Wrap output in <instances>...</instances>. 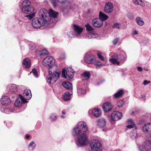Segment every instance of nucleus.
<instances>
[{
  "instance_id": "603ef678",
  "label": "nucleus",
  "mask_w": 151,
  "mask_h": 151,
  "mask_svg": "<svg viewBox=\"0 0 151 151\" xmlns=\"http://www.w3.org/2000/svg\"><path fill=\"white\" fill-rule=\"evenodd\" d=\"M140 1V0H133V3L135 4L138 5L139 4V2Z\"/></svg>"
},
{
  "instance_id": "20e7f679",
  "label": "nucleus",
  "mask_w": 151,
  "mask_h": 151,
  "mask_svg": "<svg viewBox=\"0 0 151 151\" xmlns=\"http://www.w3.org/2000/svg\"><path fill=\"white\" fill-rule=\"evenodd\" d=\"M88 127L86 123L84 122H79L77 126L73 129L72 134L74 136H77L83 133H86L88 130Z\"/></svg>"
},
{
  "instance_id": "39448f33",
  "label": "nucleus",
  "mask_w": 151,
  "mask_h": 151,
  "mask_svg": "<svg viewBox=\"0 0 151 151\" xmlns=\"http://www.w3.org/2000/svg\"><path fill=\"white\" fill-rule=\"evenodd\" d=\"M41 10H42L45 14L44 16L48 24L51 22L55 23L56 22V20L53 21V19H56L59 14L58 12L51 9H50L49 12H48L45 9H42Z\"/></svg>"
},
{
  "instance_id": "a878e982",
  "label": "nucleus",
  "mask_w": 151,
  "mask_h": 151,
  "mask_svg": "<svg viewBox=\"0 0 151 151\" xmlns=\"http://www.w3.org/2000/svg\"><path fill=\"white\" fill-rule=\"evenodd\" d=\"M101 114V110L100 109H94L92 111V115L96 117H99Z\"/></svg>"
},
{
  "instance_id": "79ce46f5",
  "label": "nucleus",
  "mask_w": 151,
  "mask_h": 151,
  "mask_svg": "<svg viewBox=\"0 0 151 151\" xmlns=\"http://www.w3.org/2000/svg\"><path fill=\"white\" fill-rule=\"evenodd\" d=\"M120 24L118 23H116L114 24L113 27L116 28L118 29H120Z\"/></svg>"
},
{
  "instance_id": "de8ad7c7",
  "label": "nucleus",
  "mask_w": 151,
  "mask_h": 151,
  "mask_svg": "<svg viewBox=\"0 0 151 151\" xmlns=\"http://www.w3.org/2000/svg\"><path fill=\"white\" fill-rule=\"evenodd\" d=\"M95 65L97 67H99L102 65L100 61H97L95 64Z\"/></svg>"
},
{
  "instance_id": "5fc2aeb1",
  "label": "nucleus",
  "mask_w": 151,
  "mask_h": 151,
  "mask_svg": "<svg viewBox=\"0 0 151 151\" xmlns=\"http://www.w3.org/2000/svg\"><path fill=\"white\" fill-rule=\"evenodd\" d=\"M25 137L27 139H28L29 137V135L28 134H26L25 135Z\"/></svg>"
},
{
  "instance_id": "ddd939ff",
  "label": "nucleus",
  "mask_w": 151,
  "mask_h": 151,
  "mask_svg": "<svg viewBox=\"0 0 151 151\" xmlns=\"http://www.w3.org/2000/svg\"><path fill=\"white\" fill-rule=\"evenodd\" d=\"M122 117V113L116 111H113L111 115V119L113 121H116L119 120Z\"/></svg>"
},
{
  "instance_id": "7c9ffc66",
  "label": "nucleus",
  "mask_w": 151,
  "mask_h": 151,
  "mask_svg": "<svg viewBox=\"0 0 151 151\" xmlns=\"http://www.w3.org/2000/svg\"><path fill=\"white\" fill-rule=\"evenodd\" d=\"M36 146V144L35 142L33 141H32L29 143L28 146V148L30 150L32 151L34 150Z\"/></svg>"
},
{
  "instance_id": "f257e3e1",
  "label": "nucleus",
  "mask_w": 151,
  "mask_h": 151,
  "mask_svg": "<svg viewBox=\"0 0 151 151\" xmlns=\"http://www.w3.org/2000/svg\"><path fill=\"white\" fill-rule=\"evenodd\" d=\"M43 65L48 68L49 75L47 76V82L49 84H53L56 81L59 77L60 73V72L51 71V68L56 67L55 65V60L51 56H48L45 58L42 61Z\"/></svg>"
},
{
  "instance_id": "2eb2a0df",
  "label": "nucleus",
  "mask_w": 151,
  "mask_h": 151,
  "mask_svg": "<svg viewBox=\"0 0 151 151\" xmlns=\"http://www.w3.org/2000/svg\"><path fill=\"white\" fill-rule=\"evenodd\" d=\"M19 97L17 98L14 103V105L16 106H20L22 103H25L27 102V101L24 99L22 96L21 94H19Z\"/></svg>"
},
{
  "instance_id": "a211bd4d",
  "label": "nucleus",
  "mask_w": 151,
  "mask_h": 151,
  "mask_svg": "<svg viewBox=\"0 0 151 151\" xmlns=\"http://www.w3.org/2000/svg\"><path fill=\"white\" fill-rule=\"evenodd\" d=\"M103 108L105 112H108L111 110L113 106L112 104L109 102L104 103L103 105Z\"/></svg>"
},
{
  "instance_id": "f704fd0d",
  "label": "nucleus",
  "mask_w": 151,
  "mask_h": 151,
  "mask_svg": "<svg viewBox=\"0 0 151 151\" xmlns=\"http://www.w3.org/2000/svg\"><path fill=\"white\" fill-rule=\"evenodd\" d=\"M57 118V115L54 113L52 114L50 117V119L53 121L56 120Z\"/></svg>"
},
{
  "instance_id": "423d86ee",
  "label": "nucleus",
  "mask_w": 151,
  "mask_h": 151,
  "mask_svg": "<svg viewBox=\"0 0 151 151\" xmlns=\"http://www.w3.org/2000/svg\"><path fill=\"white\" fill-rule=\"evenodd\" d=\"M58 2L61 3H65L64 6L62 10L63 12L65 13H67L71 9H75L76 8L73 6L71 3L70 1L67 0H57Z\"/></svg>"
},
{
  "instance_id": "e433bc0d",
  "label": "nucleus",
  "mask_w": 151,
  "mask_h": 151,
  "mask_svg": "<svg viewBox=\"0 0 151 151\" xmlns=\"http://www.w3.org/2000/svg\"><path fill=\"white\" fill-rule=\"evenodd\" d=\"M97 54L99 59H101L102 60L104 61V58L102 55L101 52H98L97 53Z\"/></svg>"
},
{
  "instance_id": "0eeeda50",
  "label": "nucleus",
  "mask_w": 151,
  "mask_h": 151,
  "mask_svg": "<svg viewBox=\"0 0 151 151\" xmlns=\"http://www.w3.org/2000/svg\"><path fill=\"white\" fill-rule=\"evenodd\" d=\"M88 141V138L86 133H83L77 137L76 143L78 146H81L86 145Z\"/></svg>"
},
{
  "instance_id": "b1692460",
  "label": "nucleus",
  "mask_w": 151,
  "mask_h": 151,
  "mask_svg": "<svg viewBox=\"0 0 151 151\" xmlns=\"http://www.w3.org/2000/svg\"><path fill=\"white\" fill-rule=\"evenodd\" d=\"M98 37V34L95 33L89 32L86 33V38L91 39L92 38H95Z\"/></svg>"
},
{
  "instance_id": "c85d7f7f",
  "label": "nucleus",
  "mask_w": 151,
  "mask_h": 151,
  "mask_svg": "<svg viewBox=\"0 0 151 151\" xmlns=\"http://www.w3.org/2000/svg\"><path fill=\"white\" fill-rule=\"evenodd\" d=\"M71 94L68 91L66 92L63 95V99L65 101L69 100L71 98Z\"/></svg>"
},
{
  "instance_id": "a19ab883",
  "label": "nucleus",
  "mask_w": 151,
  "mask_h": 151,
  "mask_svg": "<svg viewBox=\"0 0 151 151\" xmlns=\"http://www.w3.org/2000/svg\"><path fill=\"white\" fill-rule=\"evenodd\" d=\"M83 76L86 78L89 79L90 77V74L89 72H85L83 74Z\"/></svg>"
},
{
  "instance_id": "58836bf2",
  "label": "nucleus",
  "mask_w": 151,
  "mask_h": 151,
  "mask_svg": "<svg viewBox=\"0 0 151 151\" xmlns=\"http://www.w3.org/2000/svg\"><path fill=\"white\" fill-rule=\"evenodd\" d=\"M32 73L33 75L36 77H37L38 76V73L37 70L35 69H33L32 71L30 72V73Z\"/></svg>"
},
{
  "instance_id": "72a5a7b5",
  "label": "nucleus",
  "mask_w": 151,
  "mask_h": 151,
  "mask_svg": "<svg viewBox=\"0 0 151 151\" xmlns=\"http://www.w3.org/2000/svg\"><path fill=\"white\" fill-rule=\"evenodd\" d=\"M68 36L70 38L73 37H76V35H75L74 32L70 31L68 33Z\"/></svg>"
},
{
  "instance_id": "9b49d317",
  "label": "nucleus",
  "mask_w": 151,
  "mask_h": 151,
  "mask_svg": "<svg viewBox=\"0 0 151 151\" xmlns=\"http://www.w3.org/2000/svg\"><path fill=\"white\" fill-rule=\"evenodd\" d=\"M73 27L74 32L76 35V37L81 38V35L83 31V28L76 24H74Z\"/></svg>"
},
{
  "instance_id": "f3484780",
  "label": "nucleus",
  "mask_w": 151,
  "mask_h": 151,
  "mask_svg": "<svg viewBox=\"0 0 151 151\" xmlns=\"http://www.w3.org/2000/svg\"><path fill=\"white\" fill-rule=\"evenodd\" d=\"M86 62L88 64H92L95 62V59L93 56L90 55H88L84 57Z\"/></svg>"
},
{
  "instance_id": "2f4dec72",
  "label": "nucleus",
  "mask_w": 151,
  "mask_h": 151,
  "mask_svg": "<svg viewBox=\"0 0 151 151\" xmlns=\"http://www.w3.org/2000/svg\"><path fill=\"white\" fill-rule=\"evenodd\" d=\"M136 21L137 24L140 26H142L144 24V22L140 17H137L136 19Z\"/></svg>"
},
{
  "instance_id": "412c9836",
  "label": "nucleus",
  "mask_w": 151,
  "mask_h": 151,
  "mask_svg": "<svg viewBox=\"0 0 151 151\" xmlns=\"http://www.w3.org/2000/svg\"><path fill=\"white\" fill-rule=\"evenodd\" d=\"M23 95V98L26 100L27 99L28 100H29L32 97L31 91L28 89L25 90Z\"/></svg>"
},
{
  "instance_id": "49530a36",
  "label": "nucleus",
  "mask_w": 151,
  "mask_h": 151,
  "mask_svg": "<svg viewBox=\"0 0 151 151\" xmlns=\"http://www.w3.org/2000/svg\"><path fill=\"white\" fill-rule=\"evenodd\" d=\"M50 1L53 4V6L55 8L57 6V3L56 1L55 0H50Z\"/></svg>"
},
{
  "instance_id": "5701e85b",
  "label": "nucleus",
  "mask_w": 151,
  "mask_h": 151,
  "mask_svg": "<svg viewBox=\"0 0 151 151\" xmlns=\"http://www.w3.org/2000/svg\"><path fill=\"white\" fill-rule=\"evenodd\" d=\"M22 66L25 68H29L31 67L30 60L28 58L24 59L22 62Z\"/></svg>"
},
{
  "instance_id": "1a4fd4ad",
  "label": "nucleus",
  "mask_w": 151,
  "mask_h": 151,
  "mask_svg": "<svg viewBox=\"0 0 151 151\" xmlns=\"http://www.w3.org/2000/svg\"><path fill=\"white\" fill-rule=\"evenodd\" d=\"M124 57L121 54H114L109 59V60L114 64L119 65L120 62L119 60H122L124 59Z\"/></svg>"
},
{
  "instance_id": "6e6552de",
  "label": "nucleus",
  "mask_w": 151,
  "mask_h": 151,
  "mask_svg": "<svg viewBox=\"0 0 151 151\" xmlns=\"http://www.w3.org/2000/svg\"><path fill=\"white\" fill-rule=\"evenodd\" d=\"M75 73V71L73 70L72 68L69 67L66 69L65 71V69H63L62 76L65 78H67V76L68 78L72 79L74 77Z\"/></svg>"
},
{
  "instance_id": "473e14b6",
  "label": "nucleus",
  "mask_w": 151,
  "mask_h": 151,
  "mask_svg": "<svg viewBox=\"0 0 151 151\" xmlns=\"http://www.w3.org/2000/svg\"><path fill=\"white\" fill-rule=\"evenodd\" d=\"M123 93L124 92L123 90H120L114 94V96L116 98L120 97L123 94Z\"/></svg>"
},
{
  "instance_id": "052dcab7",
  "label": "nucleus",
  "mask_w": 151,
  "mask_h": 151,
  "mask_svg": "<svg viewBox=\"0 0 151 151\" xmlns=\"http://www.w3.org/2000/svg\"><path fill=\"white\" fill-rule=\"evenodd\" d=\"M100 84V83H99V82H98L97 83V85H99V84Z\"/></svg>"
},
{
  "instance_id": "4468645a",
  "label": "nucleus",
  "mask_w": 151,
  "mask_h": 151,
  "mask_svg": "<svg viewBox=\"0 0 151 151\" xmlns=\"http://www.w3.org/2000/svg\"><path fill=\"white\" fill-rule=\"evenodd\" d=\"M103 22L99 18L93 19L92 21V24L93 26L96 28L101 27L103 25Z\"/></svg>"
},
{
  "instance_id": "3c124183",
  "label": "nucleus",
  "mask_w": 151,
  "mask_h": 151,
  "mask_svg": "<svg viewBox=\"0 0 151 151\" xmlns=\"http://www.w3.org/2000/svg\"><path fill=\"white\" fill-rule=\"evenodd\" d=\"M150 83V81H147V80H144L143 82V83L145 85H146Z\"/></svg>"
},
{
  "instance_id": "a18cd8bd",
  "label": "nucleus",
  "mask_w": 151,
  "mask_h": 151,
  "mask_svg": "<svg viewBox=\"0 0 151 151\" xmlns=\"http://www.w3.org/2000/svg\"><path fill=\"white\" fill-rule=\"evenodd\" d=\"M119 40V38H115L113 41V42L114 45H116L117 44V42Z\"/></svg>"
},
{
  "instance_id": "6e6d98bb",
  "label": "nucleus",
  "mask_w": 151,
  "mask_h": 151,
  "mask_svg": "<svg viewBox=\"0 0 151 151\" xmlns=\"http://www.w3.org/2000/svg\"><path fill=\"white\" fill-rule=\"evenodd\" d=\"M137 34V32L136 30H135L134 32V35H136Z\"/></svg>"
},
{
  "instance_id": "7ed1b4c3",
  "label": "nucleus",
  "mask_w": 151,
  "mask_h": 151,
  "mask_svg": "<svg viewBox=\"0 0 151 151\" xmlns=\"http://www.w3.org/2000/svg\"><path fill=\"white\" fill-rule=\"evenodd\" d=\"M31 2L28 0H25L22 3V13L27 14L25 17L31 20L35 16V13H33L34 8L30 6Z\"/></svg>"
},
{
  "instance_id": "f03ea898",
  "label": "nucleus",
  "mask_w": 151,
  "mask_h": 151,
  "mask_svg": "<svg viewBox=\"0 0 151 151\" xmlns=\"http://www.w3.org/2000/svg\"><path fill=\"white\" fill-rule=\"evenodd\" d=\"M44 15H45L44 13L40 9L38 12L39 17L34 18L32 20V25L34 28H40L42 26L45 25L47 26L48 24Z\"/></svg>"
},
{
  "instance_id": "8fccbe9b",
  "label": "nucleus",
  "mask_w": 151,
  "mask_h": 151,
  "mask_svg": "<svg viewBox=\"0 0 151 151\" xmlns=\"http://www.w3.org/2000/svg\"><path fill=\"white\" fill-rule=\"evenodd\" d=\"M146 143L147 144H149L151 146V135L148 139Z\"/></svg>"
},
{
  "instance_id": "4d7b16f0",
  "label": "nucleus",
  "mask_w": 151,
  "mask_h": 151,
  "mask_svg": "<svg viewBox=\"0 0 151 151\" xmlns=\"http://www.w3.org/2000/svg\"><path fill=\"white\" fill-rule=\"evenodd\" d=\"M62 114L63 115H65V111H63L62 112Z\"/></svg>"
},
{
  "instance_id": "4be33fe9",
  "label": "nucleus",
  "mask_w": 151,
  "mask_h": 151,
  "mask_svg": "<svg viewBox=\"0 0 151 151\" xmlns=\"http://www.w3.org/2000/svg\"><path fill=\"white\" fill-rule=\"evenodd\" d=\"M143 131L145 132H151V123L145 124L142 128Z\"/></svg>"
},
{
  "instance_id": "dca6fc26",
  "label": "nucleus",
  "mask_w": 151,
  "mask_h": 151,
  "mask_svg": "<svg viewBox=\"0 0 151 151\" xmlns=\"http://www.w3.org/2000/svg\"><path fill=\"white\" fill-rule=\"evenodd\" d=\"M151 135V134L149 135V136L147 138V139L145 142V145H142L139 147L140 151H148V147H149L150 148H151V146L149 144H147L146 143L148 139L149 138Z\"/></svg>"
},
{
  "instance_id": "4c0bfd02",
  "label": "nucleus",
  "mask_w": 151,
  "mask_h": 151,
  "mask_svg": "<svg viewBox=\"0 0 151 151\" xmlns=\"http://www.w3.org/2000/svg\"><path fill=\"white\" fill-rule=\"evenodd\" d=\"M124 103L123 100H120L117 103V106L119 107H122L124 104Z\"/></svg>"
},
{
  "instance_id": "864d4df0",
  "label": "nucleus",
  "mask_w": 151,
  "mask_h": 151,
  "mask_svg": "<svg viewBox=\"0 0 151 151\" xmlns=\"http://www.w3.org/2000/svg\"><path fill=\"white\" fill-rule=\"evenodd\" d=\"M137 69L138 71L139 72H141L142 70V68L141 67H137Z\"/></svg>"
},
{
  "instance_id": "09e8293b",
  "label": "nucleus",
  "mask_w": 151,
  "mask_h": 151,
  "mask_svg": "<svg viewBox=\"0 0 151 151\" xmlns=\"http://www.w3.org/2000/svg\"><path fill=\"white\" fill-rule=\"evenodd\" d=\"M139 5H140L142 6H145V4L144 2L141 0H140V1L139 2Z\"/></svg>"
},
{
  "instance_id": "f8f14e48",
  "label": "nucleus",
  "mask_w": 151,
  "mask_h": 151,
  "mask_svg": "<svg viewBox=\"0 0 151 151\" xmlns=\"http://www.w3.org/2000/svg\"><path fill=\"white\" fill-rule=\"evenodd\" d=\"M113 4L111 2L106 3L104 8V11L107 14H111L113 11Z\"/></svg>"
},
{
  "instance_id": "bf43d9fd",
  "label": "nucleus",
  "mask_w": 151,
  "mask_h": 151,
  "mask_svg": "<svg viewBox=\"0 0 151 151\" xmlns=\"http://www.w3.org/2000/svg\"><path fill=\"white\" fill-rule=\"evenodd\" d=\"M134 134H135V135H134V137H134H134H136L137 136V134L136 133H134Z\"/></svg>"
},
{
  "instance_id": "cd10ccee",
  "label": "nucleus",
  "mask_w": 151,
  "mask_h": 151,
  "mask_svg": "<svg viewBox=\"0 0 151 151\" xmlns=\"http://www.w3.org/2000/svg\"><path fill=\"white\" fill-rule=\"evenodd\" d=\"M127 123L128 124V125H127L126 126L127 128L131 129L134 127H135V123L132 119H128Z\"/></svg>"
},
{
  "instance_id": "9d476101",
  "label": "nucleus",
  "mask_w": 151,
  "mask_h": 151,
  "mask_svg": "<svg viewBox=\"0 0 151 151\" xmlns=\"http://www.w3.org/2000/svg\"><path fill=\"white\" fill-rule=\"evenodd\" d=\"M91 151H102L100 149L101 144L97 140H93L90 145Z\"/></svg>"
},
{
  "instance_id": "aec40b11",
  "label": "nucleus",
  "mask_w": 151,
  "mask_h": 151,
  "mask_svg": "<svg viewBox=\"0 0 151 151\" xmlns=\"http://www.w3.org/2000/svg\"><path fill=\"white\" fill-rule=\"evenodd\" d=\"M1 102L3 105H7L10 104L11 101L9 97L6 96H4L2 98Z\"/></svg>"
},
{
  "instance_id": "c9c22d12",
  "label": "nucleus",
  "mask_w": 151,
  "mask_h": 151,
  "mask_svg": "<svg viewBox=\"0 0 151 151\" xmlns=\"http://www.w3.org/2000/svg\"><path fill=\"white\" fill-rule=\"evenodd\" d=\"M78 93L79 95L84 94L86 93V91L83 88H79L78 90Z\"/></svg>"
},
{
  "instance_id": "c756f323",
  "label": "nucleus",
  "mask_w": 151,
  "mask_h": 151,
  "mask_svg": "<svg viewBox=\"0 0 151 151\" xmlns=\"http://www.w3.org/2000/svg\"><path fill=\"white\" fill-rule=\"evenodd\" d=\"M99 19L103 21L106 20L109 18V17L107 15L101 12H99Z\"/></svg>"
},
{
  "instance_id": "6ab92c4d",
  "label": "nucleus",
  "mask_w": 151,
  "mask_h": 151,
  "mask_svg": "<svg viewBox=\"0 0 151 151\" xmlns=\"http://www.w3.org/2000/svg\"><path fill=\"white\" fill-rule=\"evenodd\" d=\"M6 89L8 92L14 93L17 91V87L16 84H11L7 86Z\"/></svg>"
},
{
  "instance_id": "393cba45",
  "label": "nucleus",
  "mask_w": 151,
  "mask_h": 151,
  "mask_svg": "<svg viewBox=\"0 0 151 151\" xmlns=\"http://www.w3.org/2000/svg\"><path fill=\"white\" fill-rule=\"evenodd\" d=\"M106 124L105 120L103 118H101L97 120V125L100 127H104L106 125Z\"/></svg>"
},
{
  "instance_id": "c03bdc74",
  "label": "nucleus",
  "mask_w": 151,
  "mask_h": 151,
  "mask_svg": "<svg viewBox=\"0 0 151 151\" xmlns=\"http://www.w3.org/2000/svg\"><path fill=\"white\" fill-rule=\"evenodd\" d=\"M48 51L44 49L42 51V53L41 54V55H47L48 54Z\"/></svg>"
},
{
  "instance_id": "13d9d810",
  "label": "nucleus",
  "mask_w": 151,
  "mask_h": 151,
  "mask_svg": "<svg viewBox=\"0 0 151 151\" xmlns=\"http://www.w3.org/2000/svg\"><path fill=\"white\" fill-rule=\"evenodd\" d=\"M65 115H62L61 116V117L62 118H65V116H64Z\"/></svg>"
},
{
  "instance_id": "bb28decb",
  "label": "nucleus",
  "mask_w": 151,
  "mask_h": 151,
  "mask_svg": "<svg viewBox=\"0 0 151 151\" xmlns=\"http://www.w3.org/2000/svg\"><path fill=\"white\" fill-rule=\"evenodd\" d=\"M63 86L65 88L71 90L72 88V85L71 83L68 81H64L62 83Z\"/></svg>"
},
{
  "instance_id": "ea45409f",
  "label": "nucleus",
  "mask_w": 151,
  "mask_h": 151,
  "mask_svg": "<svg viewBox=\"0 0 151 151\" xmlns=\"http://www.w3.org/2000/svg\"><path fill=\"white\" fill-rule=\"evenodd\" d=\"M85 26L86 28V29L88 31H91L93 29L92 27L89 24H87L85 25Z\"/></svg>"
},
{
  "instance_id": "37998d69",
  "label": "nucleus",
  "mask_w": 151,
  "mask_h": 151,
  "mask_svg": "<svg viewBox=\"0 0 151 151\" xmlns=\"http://www.w3.org/2000/svg\"><path fill=\"white\" fill-rule=\"evenodd\" d=\"M12 111V110L9 108H5L4 111V112L8 114L10 113Z\"/></svg>"
}]
</instances>
